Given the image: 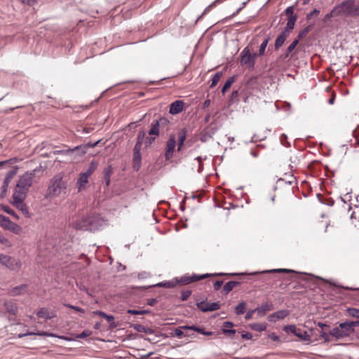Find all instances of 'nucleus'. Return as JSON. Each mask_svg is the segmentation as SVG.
Returning <instances> with one entry per match:
<instances>
[{"label":"nucleus","instance_id":"nucleus-1","mask_svg":"<svg viewBox=\"0 0 359 359\" xmlns=\"http://www.w3.org/2000/svg\"><path fill=\"white\" fill-rule=\"evenodd\" d=\"M66 189L67 182L63 180V175L62 173L57 174L50 180L46 197L50 198L58 197Z\"/></svg>","mask_w":359,"mask_h":359},{"label":"nucleus","instance_id":"nucleus-2","mask_svg":"<svg viewBox=\"0 0 359 359\" xmlns=\"http://www.w3.org/2000/svg\"><path fill=\"white\" fill-rule=\"evenodd\" d=\"M359 325L358 322H345L333 328L330 334L337 339L348 337L354 331V327Z\"/></svg>","mask_w":359,"mask_h":359},{"label":"nucleus","instance_id":"nucleus-3","mask_svg":"<svg viewBox=\"0 0 359 359\" xmlns=\"http://www.w3.org/2000/svg\"><path fill=\"white\" fill-rule=\"evenodd\" d=\"M354 0H344L334 6L338 16L353 17Z\"/></svg>","mask_w":359,"mask_h":359},{"label":"nucleus","instance_id":"nucleus-4","mask_svg":"<svg viewBox=\"0 0 359 359\" xmlns=\"http://www.w3.org/2000/svg\"><path fill=\"white\" fill-rule=\"evenodd\" d=\"M257 53H251L249 47H245L241 52V64L249 69H253L255 64Z\"/></svg>","mask_w":359,"mask_h":359},{"label":"nucleus","instance_id":"nucleus-5","mask_svg":"<svg viewBox=\"0 0 359 359\" xmlns=\"http://www.w3.org/2000/svg\"><path fill=\"white\" fill-rule=\"evenodd\" d=\"M0 264L12 271H18L21 268V262L10 256L0 254Z\"/></svg>","mask_w":359,"mask_h":359},{"label":"nucleus","instance_id":"nucleus-6","mask_svg":"<svg viewBox=\"0 0 359 359\" xmlns=\"http://www.w3.org/2000/svg\"><path fill=\"white\" fill-rule=\"evenodd\" d=\"M210 274L206 273L201 276L192 275V276H182L180 279H177V283L181 285H188L193 282H196L200 280H202L205 278L209 277Z\"/></svg>","mask_w":359,"mask_h":359},{"label":"nucleus","instance_id":"nucleus-7","mask_svg":"<svg viewBox=\"0 0 359 359\" xmlns=\"http://www.w3.org/2000/svg\"><path fill=\"white\" fill-rule=\"evenodd\" d=\"M32 182L33 175L31 173L26 172L20 177L18 182L17 183V185L28 191L29 188L32 184Z\"/></svg>","mask_w":359,"mask_h":359},{"label":"nucleus","instance_id":"nucleus-8","mask_svg":"<svg viewBox=\"0 0 359 359\" xmlns=\"http://www.w3.org/2000/svg\"><path fill=\"white\" fill-rule=\"evenodd\" d=\"M197 307L203 312L214 311L219 309L220 305L217 302H207L202 301L196 304Z\"/></svg>","mask_w":359,"mask_h":359},{"label":"nucleus","instance_id":"nucleus-9","mask_svg":"<svg viewBox=\"0 0 359 359\" xmlns=\"http://www.w3.org/2000/svg\"><path fill=\"white\" fill-rule=\"evenodd\" d=\"M176 147V137L175 135H171L167 142L166 149L165 152V157L166 160L171 158L173 156V152Z\"/></svg>","mask_w":359,"mask_h":359},{"label":"nucleus","instance_id":"nucleus-10","mask_svg":"<svg viewBox=\"0 0 359 359\" xmlns=\"http://www.w3.org/2000/svg\"><path fill=\"white\" fill-rule=\"evenodd\" d=\"M168 121L165 118H161L158 121H155L151 123V128L149 131V135L157 136L159 134V128L161 126L167 125Z\"/></svg>","mask_w":359,"mask_h":359},{"label":"nucleus","instance_id":"nucleus-11","mask_svg":"<svg viewBox=\"0 0 359 359\" xmlns=\"http://www.w3.org/2000/svg\"><path fill=\"white\" fill-rule=\"evenodd\" d=\"M91 219L90 217L83 218L81 221H76L73 223V227L79 230H88L90 227Z\"/></svg>","mask_w":359,"mask_h":359},{"label":"nucleus","instance_id":"nucleus-12","mask_svg":"<svg viewBox=\"0 0 359 359\" xmlns=\"http://www.w3.org/2000/svg\"><path fill=\"white\" fill-rule=\"evenodd\" d=\"M184 107V102L182 100L173 102L170 107V114L175 115L182 112Z\"/></svg>","mask_w":359,"mask_h":359},{"label":"nucleus","instance_id":"nucleus-13","mask_svg":"<svg viewBox=\"0 0 359 359\" xmlns=\"http://www.w3.org/2000/svg\"><path fill=\"white\" fill-rule=\"evenodd\" d=\"M27 191L22 189L20 187H18V185L16 184V187L15 188V191L13 194V202L18 201H24L26 198Z\"/></svg>","mask_w":359,"mask_h":359},{"label":"nucleus","instance_id":"nucleus-14","mask_svg":"<svg viewBox=\"0 0 359 359\" xmlns=\"http://www.w3.org/2000/svg\"><path fill=\"white\" fill-rule=\"evenodd\" d=\"M27 335H38V336H46V337H57V338H60V339H64V340H66V341H70L71 339L69 338H68L67 337H65V336H58L55 334H53V333H50V332H37V333H35V332H29L27 334H23V336H27ZM22 335H20V337H22Z\"/></svg>","mask_w":359,"mask_h":359},{"label":"nucleus","instance_id":"nucleus-15","mask_svg":"<svg viewBox=\"0 0 359 359\" xmlns=\"http://www.w3.org/2000/svg\"><path fill=\"white\" fill-rule=\"evenodd\" d=\"M13 205H15L19 210L22 212V213L26 217H30V213L29 211V209L26 204L24 203V201H18L13 202Z\"/></svg>","mask_w":359,"mask_h":359},{"label":"nucleus","instance_id":"nucleus-16","mask_svg":"<svg viewBox=\"0 0 359 359\" xmlns=\"http://www.w3.org/2000/svg\"><path fill=\"white\" fill-rule=\"evenodd\" d=\"M88 183V177H87L86 175H83L82 173L79 174L76 186L78 191L79 192L83 191L86 188V184Z\"/></svg>","mask_w":359,"mask_h":359},{"label":"nucleus","instance_id":"nucleus-17","mask_svg":"<svg viewBox=\"0 0 359 359\" xmlns=\"http://www.w3.org/2000/svg\"><path fill=\"white\" fill-rule=\"evenodd\" d=\"M287 315L288 311L287 310H280L270 315L269 316V320L271 322H276L277 320L283 319Z\"/></svg>","mask_w":359,"mask_h":359},{"label":"nucleus","instance_id":"nucleus-18","mask_svg":"<svg viewBox=\"0 0 359 359\" xmlns=\"http://www.w3.org/2000/svg\"><path fill=\"white\" fill-rule=\"evenodd\" d=\"M145 136V133L144 131L139 132L137 137V142L135 145L133 153H140V150L142 148V142Z\"/></svg>","mask_w":359,"mask_h":359},{"label":"nucleus","instance_id":"nucleus-19","mask_svg":"<svg viewBox=\"0 0 359 359\" xmlns=\"http://www.w3.org/2000/svg\"><path fill=\"white\" fill-rule=\"evenodd\" d=\"M37 316L39 318H45L48 320L54 318L55 316V314L54 312H49L48 309L43 308L38 311Z\"/></svg>","mask_w":359,"mask_h":359},{"label":"nucleus","instance_id":"nucleus-20","mask_svg":"<svg viewBox=\"0 0 359 359\" xmlns=\"http://www.w3.org/2000/svg\"><path fill=\"white\" fill-rule=\"evenodd\" d=\"M94 313L95 315L100 316L105 318L109 323H110V326L111 327H115L116 326V325L114 322V317L113 316L107 315V313H105L104 312L101 311H94Z\"/></svg>","mask_w":359,"mask_h":359},{"label":"nucleus","instance_id":"nucleus-21","mask_svg":"<svg viewBox=\"0 0 359 359\" xmlns=\"http://www.w3.org/2000/svg\"><path fill=\"white\" fill-rule=\"evenodd\" d=\"M255 310L259 316H264L266 312L272 310V305L266 302L257 307Z\"/></svg>","mask_w":359,"mask_h":359},{"label":"nucleus","instance_id":"nucleus-22","mask_svg":"<svg viewBox=\"0 0 359 359\" xmlns=\"http://www.w3.org/2000/svg\"><path fill=\"white\" fill-rule=\"evenodd\" d=\"M177 140H178V148H177V150L178 151H180L183 144H184V142L186 140V137H187V131L185 129H182L180 130L179 132H178V134H177Z\"/></svg>","mask_w":359,"mask_h":359},{"label":"nucleus","instance_id":"nucleus-23","mask_svg":"<svg viewBox=\"0 0 359 359\" xmlns=\"http://www.w3.org/2000/svg\"><path fill=\"white\" fill-rule=\"evenodd\" d=\"M287 34L285 32H283L276 39L275 41V49L278 50L285 42L287 37Z\"/></svg>","mask_w":359,"mask_h":359},{"label":"nucleus","instance_id":"nucleus-24","mask_svg":"<svg viewBox=\"0 0 359 359\" xmlns=\"http://www.w3.org/2000/svg\"><path fill=\"white\" fill-rule=\"evenodd\" d=\"M233 326V324L231 322H224L222 326V332L228 335L234 334L236 331L233 329H230Z\"/></svg>","mask_w":359,"mask_h":359},{"label":"nucleus","instance_id":"nucleus-25","mask_svg":"<svg viewBox=\"0 0 359 359\" xmlns=\"http://www.w3.org/2000/svg\"><path fill=\"white\" fill-rule=\"evenodd\" d=\"M27 285H21L13 288L11 291V294L13 296H17L24 294L27 291Z\"/></svg>","mask_w":359,"mask_h":359},{"label":"nucleus","instance_id":"nucleus-26","mask_svg":"<svg viewBox=\"0 0 359 359\" xmlns=\"http://www.w3.org/2000/svg\"><path fill=\"white\" fill-rule=\"evenodd\" d=\"M6 309L8 313L15 315L18 311L17 306L13 302H6L4 304Z\"/></svg>","mask_w":359,"mask_h":359},{"label":"nucleus","instance_id":"nucleus-27","mask_svg":"<svg viewBox=\"0 0 359 359\" xmlns=\"http://www.w3.org/2000/svg\"><path fill=\"white\" fill-rule=\"evenodd\" d=\"M240 285V283L238 281H229L226 283L224 287L223 290L225 292V294L229 293L235 287Z\"/></svg>","mask_w":359,"mask_h":359},{"label":"nucleus","instance_id":"nucleus-28","mask_svg":"<svg viewBox=\"0 0 359 359\" xmlns=\"http://www.w3.org/2000/svg\"><path fill=\"white\" fill-rule=\"evenodd\" d=\"M295 336L299 338L302 341H311V336L308 333L307 331L302 332L300 330H299L298 332L295 333Z\"/></svg>","mask_w":359,"mask_h":359},{"label":"nucleus","instance_id":"nucleus-29","mask_svg":"<svg viewBox=\"0 0 359 359\" xmlns=\"http://www.w3.org/2000/svg\"><path fill=\"white\" fill-rule=\"evenodd\" d=\"M113 168L111 165H108L104 170V178L106 182V185L109 186L110 184V177L112 173Z\"/></svg>","mask_w":359,"mask_h":359},{"label":"nucleus","instance_id":"nucleus-30","mask_svg":"<svg viewBox=\"0 0 359 359\" xmlns=\"http://www.w3.org/2000/svg\"><path fill=\"white\" fill-rule=\"evenodd\" d=\"M177 284V278L165 282H161L156 285L157 287H163L166 288H172L174 287Z\"/></svg>","mask_w":359,"mask_h":359},{"label":"nucleus","instance_id":"nucleus-31","mask_svg":"<svg viewBox=\"0 0 359 359\" xmlns=\"http://www.w3.org/2000/svg\"><path fill=\"white\" fill-rule=\"evenodd\" d=\"M297 18L295 16H290L287 19V25L283 32H288L294 28Z\"/></svg>","mask_w":359,"mask_h":359},{"label":"nucleus","instance_id":"nucleus-32","mask_svg":"<svg viewBox=\"0 0 359 359\" xmlns=\"http://www.w3.org/2000/svg\"><path fill=\"white\" fill-rule=\"evenodd\" d=\"M11 221L10 219L3 215H0V226L4 229L8 230Z\"/></svg>","mask_w":359,"mask_h":359},{"label":"nucleus","instance_id":"nucleus-33","mask_svg":"<svg viewBox=\"0 0 359 359\" xmlns=\"http://www.w3.org/2000/svg\"><path fill=\"white\" fill-rule=\"evenodd\" d=\"M8 230L15 234H20L22 232V227L18 224L11 222Z\"/></svg>","mask_w":359,"mask_h":359},{"label":"nucleus","instance_id":"nucleus-34","mask_svg":"<svg viewBox=\"0 0 359 359\" xmlns=\"http://www.w3.org/2000/svg\"><path fill=\"white\" fill-rule=\"evenodd\" d=\"M251 329L255 331H264L266 329V325L265 323H252L250 325Z\"/></svg>","mask_w":359,"mask_h":359},{"label":"nucleus","instance_id":"nucleus-35","mask_svg":"<svg viewBox=\"0 0 359 359\" xmlns=\"http://www.w3.org/2000/svg\"><path fill=\"white\" fill-rule=\"evenodd\" d=\"M246 308V303L245 302H240L235 308V313L237 315L243 314Z\"/></svg>","mask_w":359,"mask_h":359},{"label":"nucleus","instance_id":"nucleus-36","mask_svg":"<svg viewBox=\"0 0 359 359\" xmlns=\"http://www.w3.org/2000/svg\"><path fill=\"white\" fill-rule=\"evenodd\" d=\"M182 327H184L185 329L195 330L203 335H211L212 334L211 332H205V331H204V330L203 328L197 327L196 326H182Z\"/></svg>","mask_w":359,"mask_h":359},{"label":"nucleus","instance_id":"nucleus-37","mask_svg":"<svg viewBox=\"0 0 359 359\" xmlns=\"http://www.w3.org/2000/svg\"><path fill=\"white\" fill-rule=\"evenodd\" d=\"M133 329L139 332H144V333H152L151 330L149 328L145 327L144 325L140 324H136L133 326Z\"/></svg>","mask_w":359,"mask_h":359},{"label":"nucleus","instance_id":"nucleus-38","mask_svg":"<svg viewBox=\"0 0 359 359\" xmlns=\"http://www.w3.org/2000/svg\"><path fill=\"white\" fill-rule=\"evenodd\" d=\"M234 81H235V77L231 76L225 82V83L222 89V92L223 94L225 93V92L231 87V86L232 85V83Z\"/></svg>","mask_w":359,"mask_h":359},{"label":"nucleus","instance_id":"nucleus-39","mask_svg":"<svg viewBox=\"0 0 359 359\" xmlns=\"http://www.w3.org/2000/svg\"><path fill=\"white\" fill-rule=\"evenodd\" d=\"M269 41V37H266L264 39L262 43L260 45L259 50V55H263L265 53V49L268 45V43Z\"/></svg>","mask_w":359,"mask_h":359},{"label":"nucleus","instance_id":"nucleus-40","mask_svg":"<svg viewBox=\"0 0 359 359\" xmlns=\"http://www.w3.org/2000/svg\"><path fill=\"white\" fill-rule=\"evenodd\" d=\"M1 209L6 212V213L12 215L14 218H15L16 219H19V217L18 215L14 212V210H13L11 208H9L8 206L7 205H2L1 206Z\"/></svg>","mask_w":359,"mask_h":359},{"label":"nucleus","instance_id":"nucleus-41","mask_svg":"<svg viewBox=\"0 0 359 359\" xmlns=\"http://www.w3.org/2000/svg\"><path fill=\"white\" fill-rule=\"evenodd\" d=\"M299 329H297L294 325H286L283 327V330L285 332H291L295 335V333L298 332Z\"/></svg>","mask_w":359,"mask_h":359},{"label":"nucleus","instance_id":"nucleus-42","mask_svg":"<svg viewBox=\"0 0 359 359\" xmlns=\"http://www.w3.org/2000/svg\"><path fill=\"white\" fill-rule=\"evenodd\" d=\"M222 74L221 72H217L212 77V83H211V85H210V88H213L214 86H215L218 82L219 81L221 77H222Z\"/></svg>","mask_w":359,"mask_h":359},{"label":"nucleus","instance_id":"nucleus-43","mask_svg":"<svg viewBox=\"0 0 359 359\" xmlns=\"http://www.w3.org/2000/svg\"><path fill=\"white\" fill-rule=\"evenodd\" d=\"M224 0H215L212 4H210L209 6H208L204 10L202 15H205V13L210 12L211 9L214 7H215L218 4H221Z\"/></svg>","mask_w":359,"mask_h":359},{"label":"nucleus","instance_id":"nucleus-44","mask_svg":"<svg viewBox=\"0 0 359 359\" xmlns=\"http://www.w3.org/2000/svg\"><path fill=\"white\" fill-rule=\"evenodd\" d=\"M128 313L132 314V315H143L149 313V310H133V309H129L127 311Z\"/></svg>","mask_w":359,"mask_h":359},{"label":"nucleus","instance_id":"nucleus-45","mask_svg":"<svg viewBox=\"0 0 359 359\" xmlns=\"http://www.w3.org/2000/svg\"><path fill=\"white\" fill-rule=\"evenodd\" d=\"M182 330H186L185 328L181 327L180 328H177L174 330L173 334L179 339H182L183 337L187 336V334H184Z\"/></svg>","mask_w":359,"mask_h":359},{"label":"nucleus","instance_id":"nucleus-46","mask_svg":"<svg viewBox=\"0 0 359 359\" xmlns=\"http://www.w3.org/2000/svg\"><path fill=\"white\" fill-rule=\"evenodd\" d=\"M299 39H295L294 41H292V43L288 46V48L287 49V53H286L285 57H288L289 56V54L290 53H292V51L295 48V47L299 43Z\"/></svg>","mask_w":359,"mask_h":359},{"label":"nucleus","instance_id":"nucleus-47","mask_svg":"<svg viewBox=\"0 0 359 359\" xmlns=\"http://www.w3.org/2000/svg\"><path fill=\"white\" fill-rule=\"evenodd\" d=\"M337 16H338L337 13L334 7L329 13H327L325 15V17L323 18V21L327 22L330 18H333V17H337Z\"/></svg>","mask_w":359,"mask_h":359},{"label":"nucleus","instance_id":"nucleus-48","mask_svg":"<svg viewBox=\"0 0 359 359\" xmlns=\"http://www.w3.org/2000/svg\"><path fill=\"white\" fill-rule=\"evenodd\" d=\"M347 313L351 316L359 318V309H355V308L348 309Z\"/></svg>","mask_w":359,"mask_h":359},{"label":"nucleus","instance_id":"nucleus-49","mask_svg":"<svg viewBox=\"0 0 359 359\" xmlns=\"http://www.w3.org/2000/svg\"><path fill=\"white\" fill-rule=\"evenodd\" d=\"M0 243L6 247H11V243L6 237L0 234Z\"/></svg>","mask_w":359,"mask_h":359},{"label":"nucleus","instance_id":"nucleus-50","mask_svg":"<svg viewBox=\"0 0 359 359\" xmlns=\"http://www.w3.org/2000/svg\"><path fill=\"white\" fill-rule=\"evenodd\" d=\"M97 166V163L95 161H92L89 165V167L88 168V170L90 172H91V173H93V172L95 170Z\"/></svg>","mask_w":359,"mask_h":359},{"label":"nucleus","instance_id":"nucleus-51","mask_svg":"<svg viewBox=\"0 0 359 359\" xmlns=\"http://www.w3.org/2000/svg\"><path fill=\"white\" fill-rule=\"evenodd\" d=\"M267 272L293 273L294 271H292L291 269H273V270H271V271H267Z\"/></svg>","mask_w":359,"mask_h":359},{"label":"nucleus","instance_id":"nucleus-52","mask_svg":"<svg viewBox=\"0 0 359 359\" xmlns=\"http://www.w3.org/2000/svg\"><path fill=\"white\" fill-rule=\"evenodd\" d=\"M330 334H328L327 333L322 331L320 332V336L321 338H323L325 342H328L330 341Z\"/></svg>","mask_w":359,"mask_h":359},{"label":"nucleus","instance_id":"nucleus-53","mask_svg":"<svg viewBox=\"0 0 359 359\" xmlns=\"http://www.w3.org/2000/svg\"><path fill=\"white\" fill-rule=\"evenodd\" d=\"M191 295V291L186 290L182 292L181 299L182 301L187 300Z\"/></svg>","mask_w":359,"mask_h":359},{"label":"nucleus","instance_id":"nucleus-54","mask_svg":"<svg viewBox=\"0 0 359 359\" xmlns=\"http://www.w3.org/2000/svg\"><path fill=\"white\" fill-rule=\"evenodd\" d=\"M133 161L135 163H140L141 161V154L133 153Z\"/></svg>","mask_w":359,"mask_h":359},{"label":"nucleus","instance_id":"nucleus-55","mask_svg":"<svg viewBox=\"0 0 359 359\" xmlns=\"http://www.w3.org/2000/svg\"><path fill=\"white\" fill-rule=\"evenodd\" d=\"M7 187H8V182L6 181H5L1 187L2 191H1V194L0 195V196L1 198H4L5 196L6 191H7Z\"/></svg>","mask_w":359,"mask_h":359},{"label":"nucleus","instance_id":"nucleus-56","mask_svg":"<svg viewBox=\"0 0 359 359\" xmlns=\"http://www.w3.org/2000/svg\"><path fill=\"white\" fill-rule=\"evenodd\" d=\"M79 147H75L74 149H67V150H65V151H63V150H58V151H54V154H70V153H72L75 149H77Z\"/></svg>","mask_w":359,"mask_h":359},{"label":"nucleus","instance_id":"nucleus-57","mask_svg":"<svg viewBox=\"0 0 359 359\" xmlns=\"http://www.w3.org/2000/svg\"><path fill=\"white\" fill-rule=\"evenodd\" d=\"M309 32V27H306L303 31H302L299 35H298V39L299 40L302 38H303L304 36H305L307 33Z\"/></svg>","mask_w":359,"mask_h":359},{"label":"nucleus","instance_id":"nucleus-58","mask_svg":"<svg viewBox=\"0 0 359 359\" xmlns=\"http://www.w3.org/2000/svg\"><path fill=\"white\" fill-rule=\"evenodd\" d=\"M255 312H256L255 309H253V310H250V311H248L247 312V313H246L245 316V318L246 320H250V319H251V318H252L253 314H254Z\"/></svg>","mask_w":359,"mask_h":359},{"label":"nucleus","instance_id":"nucleus-59","mask_svg":"<svg viewBox=\"0 0 359 359\" xmlns=\"http://www.w3.org/2000/svg\"><path fill=\"white\" fill-rule=\"evenodd\" d=\"M359 16V4L353 6V17Z\"/></svg>","mask_w":359,"mask_h":359},{"label":"nucleus","instance_id":"nucleus-60","mask_svg":"<svg viewBox=\"0 0 359 359\" xmlns=\"http://www.w3.org/2000/svg\"><path fill=\"white\" fill-rule=\"evenodd\" d=\"M22 4L29 5V6H33L35 4L36 1L35 0H19Z\"/></svg>","mask_w":359,"mask_h":359},{"label":"nucleus","instance_id":"nucleus-61","mask_svg":"<svg viewBox=\"0 0 359 359\" xmlns=\"http://www.w3.org/2000/svg\"><path fill=\"white\" fill-rule=\"evenodd\" d=\"M90 333L91 332L90 331L85 330V331L82 332L81 334H79L77 336V337L78 338H84V337H88L90 334Z\"/></svg>","mask_w":359,"mask_h":359},{"label":"nucleus","instance_id":"nucleus-62","mask_svg":"<svg viewBox=\"0 0 359 359\" xmlns=\"http://www.w3.org/2000/svg\"><path fill=\"white\" fill-rule=\"evenodd\" d=\"M67 306L69 307V308H71L72 309H74L75 311H76L78 312H81L82 313H84V310L83 309L80 308V307L72 306V305H70V304H67Z\"/></svg>","mask_w":359,"mask_h":359},{"label":"nucleus","instance_id":"nucleus-63","mask_svg":"<svg viewBox=\"0 0 359 359\" xmlns=\"http://www.w3.org/2000/svg\"><path fill=\"white\" fill-rule=\"evenodd\" d=\"M223 281L222 280H217L214 283V288L215 290H218L222 285Z\"/></svg>","mask_w":359,"mask_h":359},{"label":"nucleus","instance_id":"nucleus-64","mask_svg":"<svg viewBox=\"0 0 359 359\" xmlns=\"http://www.w3.org/2000/svg\"><path fill=\"white\" fill-rule=\"evenodd\" d=\"M320 13V11L318 9H314L312 12L309 13L306 16L307 19H311L313 15H318Z\"/></svg>","mask_w":359,"mask_h":359}]
</instances>
